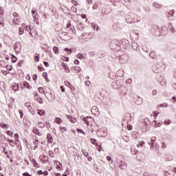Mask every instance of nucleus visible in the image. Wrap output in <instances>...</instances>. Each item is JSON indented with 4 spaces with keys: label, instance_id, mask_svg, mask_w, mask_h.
<instances>
[{
    "label": "nucleus",
    "instance_id": "nucleus-1",
    "mask_svg": "<svg viewBox=\"0 0 176 176\" xmlns=\"http://www.w3.org/2000/svg\"><path fill=\"white\" fill-rule=\"evenodd\" d=\"M120 46H122V43L117 40H113L110 42V49L114 52H119L121 49Z\"/></svg>",
    "mask_w": 176,
    "mask_h": 176
},
{
    "label": "nucleus",
    "instance_id": "nucleus-2",
    "mask_svg": "<svg viewBox=\"0 0 176 176\" xmlns=\"http://www.w3.org/2000/svg\"><path fill=\"white\" fill-rule=\"evenodd\" d=\"M126 19L130 20V23H138L139 21H141V18H140L138 15L134 13H129L126 16Z\"/></svg>",
    "mask_w": 176,
    "mask_h": 176
},
{
    "label": "nucleus",
    "instance_id": "nucleus-3",
    "mask_svg": "<svg viewBox=\"0 0 176 176\" xmlns=\"http://www.w3.org/2000/svg\"><path fill=\"white\" fill-rule=\"evenodd\" d=\"M129 58L127 54L124 53L122 55H120L119 61L121 64H126L129 62Z\"/></svg>",
    "mask_w": 176,
    "mask_h": 176
},
{
    "label": "nucleus",
    "instance_id": "nucleus-4",
    "mask_svg": "<svg viewBox=\"0 0 176 176\" xmlns=\"http://www.w3.org/2000/svg\"><path fill=\"white\" fill-rule=\"evenodd\" d=\"M152 32H153V35H155V36H160V35L162 34L160 28H159V26H157V25H155L153 28Z\"/></svg>",
    "mask_w": 176,
    "mask_h": 176
},
{
    "label": "nucleus",
    "instance_id": "nucleus-5",
    "mask_svg": "<svg viewBox=\"0 0 176 176\" xmlns=\"http://www.w3.org/2000/svg\"><path fill=\"white\" fill-rule=\"evenodd\" d=\"M75 32V27L71 25V23H68L66 27V32L67 34H74Z\"/></svg>",
    "mask_w": 176,
    "mask_h": 176
},
{
    "label": "nucleus",
    "instance_id": "nucleus-6",
    "mask_svg": "<svg viewBox=\"0 0 176 176\" xmlns=\"http://www.w3.org/2000/svg\"><path fill=\"white\" fill-rule=\"evenodd\" d=\"M117 163L121 170H126L127 168V164L124 160L118 161Z\"/></svg>",
    "mask_w": 176,
    "mask_h": 176
},
{
    "label": "nucleus",
    "instance_id": "nucleus-7",
    "mask_svg": "<svg viewBox=\"0 0 176 176\" xmlns=\"http://www.w3.org/2000/svg\"><path fill=\"white\" fill-rule=\"evenodd\" d=\"M174 14H175V10H172L168 12V15L166 16V18L169 21H171L174 20Z\"/></svg>",
    "mask_w": 176,
    "mask_h": 176
},
{
    "label": "nucleus",
    "instance_id": "nucleus-8",
    "mask_svg": "<svg viewBox=\"0 0 176 176\" xmlns=\"http://www.w3.org/2000/svg\"><path fill=\"white\" fill-rule=\"evenodd\" d=\"M80 118L82 120V122H84V123L85 124H87V126H89L90 122H91V120H93V118H91V117H86L85 118V116H81Z\"/></svg>",
    "mask_w": 176,
    "mask_h": 176
},
{
    "label": "nucleus",
    "instance_id": "nucleus-9",
    "mask_svg": "<svg viewBox=\"0 0 176 176\" xmlns=\"http://www.w3.org/2000/svg\"><path fill=\"white\" fill-rule=\"evenodd\" d=\"M80 118L82 120V122H84V123L85 124H87V126H89L90 122H91V120H93V118H91V117H86L85 118V116H81Z\"/></svg>",
    "mask_w": 176,
    "mask_h": 176
},
{
    "label": "nucleus",
    "instance_id": "nucleus-10",
    "mask_svg": "<svg viewBox=\"0 0 176 176\" xmlns=\"http://www.w3.org/2000/svg\"><path fill=\"white\" fill-rule=\"evenodd\" d=\"M80 118L82 120V122H84V123L85 124H87V126H89L90 122H91V120H93V118H91V117H86L85 118V116H81Z\"/></svg>",
    "mask_w": 176,
    "mask_h": 176
},
{
    "label": "nucleus",
    "instance_id": "nucleus-11",
    "mask_svg": "<svg viewBox=\"0 0 176 176\" xmlns=\"http://www.w3.org/2000/svg\"><path fill=\"white\" fill-rule=\"evenodd\" d=\"M131 46L133 50H136V52H138V50H140V45L137 42H133L131 43Z\"/></svg>",
    "mask_w": 176,
    "mask_h": 176
},
{
    "label": "nucleus",
    "instance_id": "nucleus-12",
    "mask_svg": "<svg viewBox=\"0 0 176 176\" xmlns=\"http://www.w3.org/2000/svg\"><path fill=\"white\" fill-rule=\"evenodd\" d=\"M135 102L136 105H142V98L138 96L137 98L135 99Z\"/></svg>",
    "mask_w": 176,
    "mask_h": 176
},
{
    "label": "nucleus",
    "instance_id": "nucleus-13",
    "mask_svg": "<svg viewBox=\"0 0 176 176\" xmlns=\"http://www.w3.org/2000/svg\"><path fill=\"white\" fill-rule=\"evenodd\" d=\"M152 69L155 74H159V72H160V69L159 68V65H153L152 66Z\"/></svg>",
    "mask_w": 176,
    "mask_h": 176
},
{
    "label": "nucleus",
    "instance_id": "nucleus-14",
    "mask_svg": "<svg viewBox=\"0 0 176 176\" xmlns=\"http://www.w3.org/2000/svg\"><path fill=\"white\" fill-rule=\"evenodd\" d=\"M21 87L22 89L25 87L26 89H28L29 90H31V89H32V87L30 86V84L27 82H23L22 86Z\"/></svg>",
    "mask_w": 176,
    "mask_h": 176
},
{
    "label": "nucleus",
    "instance_id": "nucleus-15",
    "mask_svg": "<svg viewBox=\"0 0 176 176\" xmlns=\"http://www.w3.org/2000/svg\"><path fill=\"white\" fill-rule=\"evenodd\" d=\"M155 141H156V137L153 136L151 138L150 142H148V144L150 146L151 149H153V145L155 144Z\"/></svg>",
    "mask_w": 176,
    "mask_h": 176
},
{
    "label": "nucleus",
    "instance_id": "nucleus-16",
    "mask_svg": "<svg viewBox=\"0 0 176 176\" xmlns=\"http://www.w3.org/2000/svg\"><path fill=\"white\" fill-rule=\"evenodd\" d=\"M161 34L164 35H167V34H168V28H167V26H162Z\"/></svg>",
    "mask_w": 176,
    "mask_h": 176
},
{
    "label": "nucleus",
    "instance_id": "nucleus-17",
    "mask_svg": "<svg viewBox=\"0 0 176 176\" xmlns=\"http://www.w3.org/2000/svg\"><path fill=\"white\" fill-rule=\"evenodd\" d=\"M66 118L69 119L72 123H76V118L72 117V116L66 115Z\"/></svg>",
    "mask_w": 176,
    "mask_h": 176
},
{
    "label": "nucleus",
    "instance_id": "nucleus-18",
    "mask_svg": "<svg viewBox=\"0 0 176 176\" xmlns=\"http://www.w3.org/2000/svg\"><path fill=\"white\" fill-rule=\"evenodd\" d=\"M68 35V33L67 32H60L59 33V36L60 39H65V37Z\"/></svg>",
    "mask_w": 176,
    "mask_h": 176
},
{
    "label": "nucleus",
    "instance_id": "nucleus-19",
    "mask_svg": "<svg viewBox=\"0 0 176 176\" xmlns=\"http://www.w3.org/2000/svg\"><path fill=\"white\" fill-rule=\"evenodd\" d=\"M33 133H34V134H36L39 137H42V133H41L36 127L33 128Z\"/></svg>",
    "mask_w": 176,
    "mask_h": 176
},
{
    "label": "nucleus",
    "instance_id": "nucleus-20",
    "mask_svg": "<svg viewBox=\"0 0 176 176\" xmlns=\"http://www.w3.org/2000/svg\"><path fill=\"white\" fill-rule=\"evenodd\" d=\"M38 91H39L40 93H43V94H45L46 98H47V100H49V96H47V92H45V91L43 90V88H42V87H38Z\"/></svg>",
    "mask_w": 176,
    "mask_h": 176
},
{
    "label": "nucleus",
    "instance_id": "nucleus-21",
    "mask_svg": "<svg viewBox=\"0 0 176 176\" xmlns=\"http://www.w3.org/2000/svg\"><path fill=\"white\" fill-rule=\"evenodd\" d=\"M100 133H102L101 134L102 137H107V135H108V133H107V129H105V128H102L100 130Z\"/></svg>",
    "mask_w": 176,
    "mask_h": 176
},
{
    "label": "nucleus",
    "instance_id": "nucleus-22",
    "mask_svg": "<svg viewBox=\"0 0 176 176\" xmlns=\"http://www.w3.org/2000/svg\"><path fill=\"white\" fill-rule=\"evenodd\" d=\"M117 75H118V76H120V78H123V76L124 75V72L123 71V69H120L117 72Z\"/></svg>",
    "mask_w": 176,
    "mask_h": 176
},
{
    "label": "nucleus",
    "instance_id": "nucleus-23",
    "mask_svg": "<svg viewBox=\"0 0 176 176\" xmlns=\"http://www.w3.org/2000/svg\"><path fill=\"white\" fill-rule=\"evenodd\" d=\"M82 153L87 157V159L89 162H91V160H93V158H91V157H90V155H89V153H85V151H82Z\"/></svg>",
    "mask_w": 176,
    "mask_h": 176
},
{
    "label": "nucleus",
    "instance_id": "nucleus-24",
    "mask_svg": "<svg viewBox=\"0 0 176 176\" xmlns=\"http://www.w3.org/2000/svg\"><path fill=\"white\" fill-rule=\"evenodd\" d=\"M47 139L48 142H50V144H52V142H53V136H52V134L48 133L47 135Z\"/></svg>",
    "mask_w": 176,
    "mask_h": 176
},
{
    "label": "nucleus",
    "instance_id": "nucleus-25",
    "mask_svg": "<svg viewBox=\"0 0 176 176\" xmlns=\"http://www.w3.org/2000/svg\"><path fill=\"white\" fill-rule=\"evenodd\" d=\"M66 86H69V89H71V90H75V87L73 86L72 85H71V82H69V81H65V82Z\"/></svg>",
    "mask_w": 176,
    "mask_h": 176
},
{
    "label": "nucleus",
    "instance_id": "nucleus-26",
    "mask_svg": "<svg viewBox=\"0 0 176 176\" xmlns=\"http://www.w3.org/2000/svg\"><path fill=\"white\" fill-rule=\"evenodd\" d=\"M174 173H176V168H175L174 169H173V172H165V173H164V175L165 176H173V174H174Z\"/></svg>",
    "mask_w": 176,
    "mask_h": 176
},
{
    "label": "nucleus",
    "instance_id": "nucleus-27",
    "mask_svg": "<svg viewBox=\"0 0 176 176\" xmlns=\"http://www.w3.org/2000/svg\"><path fill=\"white\" fill-rule=\"evenodd\" d=\"M13 47L15 51H17L19 49H20V47H21V45L19 43H16L14 44Z\"/></svg>",
    "mask_w": 176,
    "mask_h": 176
},
{
    "label": "nucleus",
    "instance_id": "nucleus-28",
    "mask_svg": "<svg viewBox=\"0 0 176 176\" xmlns=\"http://www.w3.org/2000/svg\"><path fill=\"white\" fill-rule=\"evenodd\" d=\"M34 100H36L38 104H43V99L41 96H38Z\"/></svg>",
    "mask_w": 176,
    "mask_h": 176
},
{
    "label": "nucleus",
    "instance_id": "nucleus-29",
    "mask_svg": "<svg viewBox=\"0 0 176 176\" xmlns=\"http://www.w3.org/2000/svg\"><path fill=\"white\" fill-rule=\"evenodd\" d=\"M62 65H63V67L65 71H66V72L67 74H69V72H70L69 67L68 66H67V65H65V63H62Z\"/></svg>",
    "mask_w": 176,
    "mask_h": 176
},
{
    "label": "nucleus",
    "instance_id": "nucleus-30",
    "mask_svg": "<svg viewBox=\"0 0 176 176\" xmlns=\"http://www.w3.org/2000/svg\"><path fill=\"white\" fill-rule=\"evenodd\" d=\"M83 28H85V25L82 23H80L78 25V29L79 30V31H82V30H83Z\"/></svg>",
    "mask_w": 176,
    "mask_h": 176
},
{
    "label": "nucleus",
    "instance_id": "nucleus-31",
    "mask_svg": "<svg viewBox=\"0 0 176 176\" xmlns=\"http://www.w3.org/2000/svg\"><path fill=\"white\" fill-rule=\"evenodd\" d=\"M76 57L80 60H85L86 58L85 56H83V54H77Z\"/></svg>",
    "mask_w": 176,
    "mask_h": 176
},
{
    "label": "nucleus",
    "instance_id": "nucleus-32",
    "mask_svg": "<svg viewBox=\"0 0 176 176\" xmlns=\"http://www.w3.org/2000/svg\"><path fill=\"white\" fill-rule=\"evenodd\" d=\"M37 114L39 115V116H43L45 111L43 109L38 110Z\"/></svg>",
    "mask_w": 176,
    "mask_h": 176
},
{
    "label": "nucleus",
    "instance_id": "nucleus-33",
    "mask_svg": "<svg viewBox=\"0 0 176 176\" xmlns=\"http://www.w3.org/2000/svg\"><path fill=\"white\" fill-rule=\"evenodd\" d=\"M150 123H151V122H149L148 118L144 119V124H145V126H149Z\"/></svg>",
    "mask_w": 176,
    "mask_h": 176
},
{
    "label": "nucleus",
    "instance_id": "nucleus-34",
    "mask_svg": "<svg viewBox=\"0 0 176 176\" xmlns=\"http://www.w3.org/2000/svg\"><path fill=\"white\" fill-rule=\"evenodd\" d=\"M153 6H154V8H155V9H160L162 8V4H159L157 3H154Z\"/></svg>",
    "mask_w": 176,
    "mask_h": 176
},
{
    "label": "nucleus",
    "instance_id": "nucleus-35",
    "mask_svg": "<svg viewBox=\"0 0 176 176\" xmlns=\"http://www.w3.org/2000/svg\"><path fill=\"white\" fill-rule=\"evenodd\" d=\"M39 58H40V55L38 54H36L34 55V60L36 63H39Z\"/></svg>",
    "mask_w": 176,
    "mask_h": 176
},
{
    "label": "nucleus",
    "instance_id": "nucleus-36",
    "mask_svg": "<svg viewBox=\"0 0 176 176\" xmlns=\"http://www.w3.org/2000/svg\"><path fill=\"white\" fill-rule=\"evenodd\" d=\"M131 83H133V79L131 78H128L126 80V84L127 85V86H130V85H131Z\"/></svg>",
    "mask_w": 176,
    "mask_h": 176
},
{
    "label": "nucleus",
    "instance_id": "nucleus-37",
    "mask_svg": "<svg viewBox=\"0 0 176 176\" xmlns=\"http://www.w3.org/2000/svg\"><path fill=\"white\" fill-rule=\"evenodd\" d=\"M122 140L125 141V142H129L130 141V138L127 135L122 136Z\"/></svg>",
    "mask_w": 176,
    "mask_h": 176
},
{
    "label": "nucleus",
    "instance_id": "nucleus-38",
    "mask_svg": "<svg viewBox=\"0 0 176 176\" xmlns=\"http://www.w3.org/2000/svg\"><path fill=\"white\" fill-rule=\"evenodd\" d=\"M55 122L58 124H60L61 122H63V120L60 118L56 117L55 118Z\"/></svg>",
    "mask_w": 176,
    "mask_h": 176
},
{
    "label": "nucleus",
    "instance_id": "nucleus-39",
    "mask_svg": "<svg viewBox=\"0 0 176 176\" xmlns=\"http://www.w3.org/2000/svg\"><path fill=\"white\" fill-rule=\"evenodd\" d=\"M53 50H54V54H58V47H56V46H54V48H53Z\"/></svg>",
    "mask_w": 176,
    "mask_h": 176
},
{
    "label": "nucleus",
    "instance_id": "nucleus-40",
    "mask_svg": "<svg viewBox=\"0 0 176 176\" xmlns=\"http://www.w3.org/2000/svg\"><path fill=\"white\" fill-rule=\"evenodd\" d=\"M155 54L156 53L155 52H151L149 54V57H151V58H155Z\"/></svg>",
    "mask_w": 176,
    "mask_h": 176
},
{
    "label": "nucleus",
    "instance_id": "nucleus-41",
    "mask_svg": "<svg viewBox=\"0 0 176 176\" xmlns=\"http://www.w3.org/2000/svg\"><path fill=\"white\" fill-rule=\"evenodd\" d=\"M34 22L35 23V24H37V25H39V19L36 17H34Z\"/></svg>",
    "mask_w": 176,
    "mask_h": 176
},
{
    "label": "nucleus",
    "instance_id": "nucleus-42",
    "mask_svg": "<svg viewBox=\"0 0 176 176\" xmlns=\"http://www.w3.org/2000/svg\"><path fill=\"white\" fill-rule=\"evenodd\" d=\"M77 131H78V133H81V134H84V135H86V132H85V131L82 130V129H77Z\"/></svg>",
    "mask_w": 176,
    "mask_h": 176
},
{
    "label": "nucleus",
    "instance_id": "nucleus-43",
    "mask_svg": "<svg viewBox=\"0 0 176 176\" xmlns=\"http://www.w3.org/2000/svg\"><path fill=\"white\" fill-rule=\"evenodd\" d=\"M92 28L94 31H98V25L96 24H92Z\"/></svg>",
    "mask_w": 176,
    "mask_h": 176
},
{
    "label": "nucleus",
    "instance_id": "nucleus-44",
    "mask_svg": "<svg viewBox=\"0 0 176 176\" xmlns=\"http://www.w3.org/2000/svg\"><path fill=\"white\" fill-rule=\"evenodd\" d=\"M0 126L2 129H8L9 128V126H8V124H0Z\"/></svg>",
    "mask_w": 176,
    "mask_h": 176
},
{
    "label": "nucleus",
    "instance_id": "nucleus-45",
    "mask_svg": "<svg viewBox=\"0 0 176 176\" xmlns=\"http://www.w3.org/2000/svg\"><path fill=\"white\" fill-rule=\"evenodd\" d=\"M19 113L20 115L21 119H23V117L24 116V113L23 112L22 110H19Z\"/></svg>",
    "mask_w": 176,
    "mask_h": 176
},
{
    "label": "nucleus",
    "instance_id": "nucleus-46",
    "mask_svg": "<svg viewBox=\"0 0 176 176\" xmlns=\"http://www.w3.org/2000/svg\"><path fill=\"white\" fill-rule=\"evenodd\" d=\"M145 142L144 141H140L138 144H137L138 148H140V146H142Z\"/></svg>",
    "mask_w": 176,
    "mask_h": 176
},
{
    "label": "nucleus",
    "instance_id": "nucleus-47",
    "mask_svg": "<svg viewBox=\"0 0 176 176\" xmlns=\"http://www.w3.org/2000/svg\"><path fill=\"white\" fill-rule=\"evenodd\" d=\"M0 17H3V8H0Z\"/></svg>",
    "mask_w": 176,
    "mask_h": 176
},
{
    "label": "nucleus",
    "instance_id": "nucleus-48",
    "mask_svg": "<svg viewBox=\"0 0 176 176\" xmlns=\"http://www.w3.org/2000/svg\"><path fill=\"white\" fill-rule=\"evenodd\" d=\"M24 34V28H19V35H23Z\"/></svg>",
    "mask_w": 176,
    "mask_h": 176
},
{
    "label": "nucleus",
    "instance_id": "nucleus-49",
    "mask_svg": "<svg viewBox=\"0 0 176 176\" xmlns=\"http://www.w3.org/2000/svg\"><path fill=\"white\" fill-rule=\"evenodd\" d=\"M8 142L10 143V146H14V142L13 140H8Z\"/></svg>",
    "mask_w": 176,
    "mask_h": 176
},
{
    "label": "nucleus",
    "instance_id": "nucleus-50",
    "mask_svg": "<svg viewBox=\"0 0 176 176\" xmlns=\"http://www.w3.org/2000/svg\"><path fill=\"white\" fill-rule=\"evenodd\" d=\"M60 131H62V133H65V131H67V128L65 126H60Z\"/></svg>",
    "mask_w": 176,
    "mask_h": 176
},
{
    "label": "nucleus",
    "instance_id": "nucleus-51",
    "mask_svg": "<svg viewBox=\"0 0 176 176\" xmlns=\"http://www.w3.org/2000/svg\"><path fill=\"white\" fill-rule=\"evenodd\" d=\"M65 52H67V54H70L71 53H72V50L68 48H65Z\"/></svg>",
    "mask_w": 176,
    "mask_h": 176
},
{
    "label": "nucleus",
    "instance_id": "nucleus-52",
    "mask_svg": "<svg viewBox=\"0 0 176 176\" xmlns=\"http://www.w3.org/2000/svg\"><path fill=\"white\" fill-rule=\"evenodd\" d=\"M92 9H94V10H96V9H98V3H96L92 7Z\"/></svg>",
    "mask_w": 176,
    "mask_h": 176
},
{
    "label": "nucleus",
    "instance_id": "nucleus-53",
    "mask_svg": "<svg viewBox=\"0 0 176 176\" xmlns=\"http://www.w3.org/2000/svg\"><path fill=\"white\" fill-rule=\"evenodd\" d=\"M72 3H73V5H74V6H79V3L76 2V1L72 0Z\"/></svg>",
    "mask_w": 176,
    "mask_h": 176
},
{
    "label": "nucleus",
    "instance_id": "nucleus-54",
    "mask_svg": "<svg viewBox=\"0 0 176 176\" xmlns=\"http://www.w3.org/2000/svg\"><path fill=\"white\" fill-rule=\"evenodd\" d=\"M155 123V127H160V126H162V123L158 122L157 121H154Z\"/></svg>",
    "mask_w": 176,
    "mask_h": 176
},
{
    "label": "nucleus",
    "instance_id": "nucleus-55",
    "mask_svg": "<svg viewBox=\"0 0 176 176\" xmlns=\"http://www.w3.org/2000/svg\"><path fill=\"white\" fill-rule=\"evenodd\" d=\"M71 9H72V12H74V13H76V12H77V9H76V7H75V6H72V8H71Z\"/></svg>",
    "mask_w": 176,
    "mask_h": 176
},
{
    "label": "nucleus",
    "instance_id": "nucleus-56",
    "mask_svg": "<svg viewBox=\"0 0 176 176\" xmlns=\"http://www.w3.org/2000/svg\"><path fill=\"white\" fill-rule=\"evenodd\" d=\"M173 27H174V26L173 25V23H169L168 24V28L169 30H170V29H171L172 28H173Z\"/></svg>",
    "mask_w": 176,
    "mask_h": 176
},
{
    "label": "nucleus",
    "instance_id": "nucleus-57",
    "mask_svg": "<svg viewBox=\"0 0 176 176\" xmlns=\"http://www.w3.org/2000/svg\"><path fill=\"white\" fill-rule=\"evenodd\" d=\"M173 27H174V26L173 25V23H169L168 24V28L169 30H170V29H171L172 28H173Z\"/></svg>",
    "mask_w": 176,
    "mask_h": 176
},
{
    "label": "nucleus",
    "instance_id": "nucleus-58",
    "mask_svg": "<svg viewBox=\"0 0 176 176\" xmlns=\"http://www.w3.org/2000/svg\"><path fill=\"white\" fill-rule=\"evenodd\" d=\"M169 31H170V32H172L173 34H175L176 32L175 28H174L173 26V28H172Z\"/></svg>",
    "mask_w": 176,
    "mask_h": 176
},
{
    "label": "nucleus",
    "instance_id": "nucleus-59",
    "mask_svg": "<svg viewBox=\"0 0 176 176\" xmlns=\"http://www.w3.org/2000/svg\"><path fill=\"white\" fill-rule=\"evenodd\" d=\"M167 146V144L164 143V142H162L161 147L164 148Z\"/></svg>",
    "mask_w": 176,
    "mask_h": 176
},
{
    "label": "nucleus",
    "instance_id": "nucleus-60",
    "mask_svg": "<svg viewBox=\"0 0 176 176\" xmlns=\"http://www.w3.org/2000/svg\"><path fill=\"white\" fill-rule=\"evenodd\" d=\"M34 99L39 97V95H38V91L34 92Z\"/></svg>",
    "mask_w": 176,
    "mask_h": 176
},
{
    "label": "nucleus",
    "instance_id": "nucleus-61",
    "mask_svg": "<svg viewBox=\"0 0 176 176\" xmlns=\"http://www.w3.org/2000/svg\"><path fill=\"white\" fill-rule=\"evenodd\" d=\"M153 96H156L157 94V90L155 89L152 91Z\"/></svg>",
    "mask_w": 176,
    "mask_h": 176
},
{
    "label": "nucleus",
    "instance_id": "nucleus-62",
    "mask_svg": "<svg viewBox=\"0 0 176 176\" xmlns=\"http://www.w3.org/2000/svg\"><path fill=\"white\" fill-rule=\"evenodd\" d=\"M12 61V63H16V61H17V58L15 56H14Z\"/></svg>",
    "mask_w": 176,
    "mask_h": 176
},
{
    "label": "nucleus",
    "instance_id": "nucleus-63",
    "mask_svg": "<svg viewBox=\"0 0 176 176\" xmlns=\"http://www.w3.org/2000/svg\"><path fill=\"white\" fill-rule=\"evenodd\" d=\"M23 176H32V175H31L30 173L25 172V173H23Z\"/></svg>",
    "mask_w": 176,
    "mask_h": 176
},
{
    "label": "nucleus",
    "instance_id": "nucleus-64",
    "mask_svg": "<svg viewBox=\"0 0 176 176\" xmlns=\"http://www.w3.org/2000/svg\"><path fill=\"white\" fill-rule=\"evenodd\" d=\"M143 176H152V174H149V173H144L143 174Z\"/></svg>",
    "mask_w": 176,
    "mask_h": 176
}]
</instances>
